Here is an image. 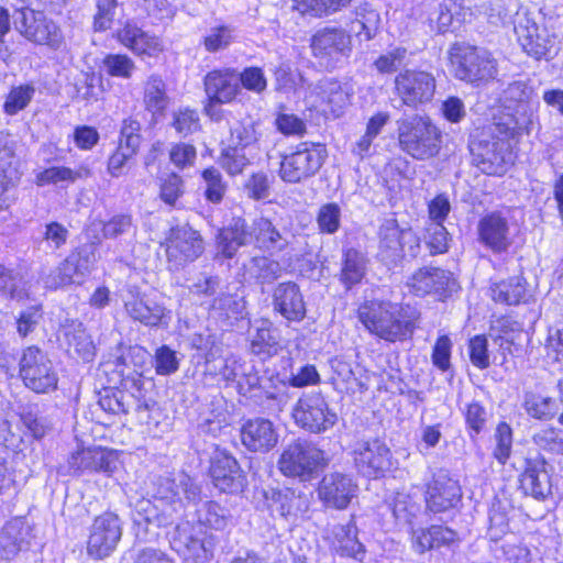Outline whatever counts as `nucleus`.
<instances>
[{
	"mask_svg": "<svg viewBox=\"0 0 563 563\" xmlns=\"http://www.w3.org/2000/svg\"><path fill=\"white\" fill-rule=\"evenodd\" d=\"M272 500L273 511L287 521L296 522L309 510L308 497L291 489L274 492Z\"/></svg>",
	"mask_w": 563,
	"mask_h": 563,
	"instance_id": "nucleus-37",
	"label": "nucleus"
},
{
	"mask_svg": "<svg viewBox=\"0 0 563 563\" xmlns=\"http://www.w3.org/2000/svg\"><path fill=\"white\" fill-rule=\"evenodd\" d=\"M514 23L517 40L528 55L536 59L551 57L554 38L545 29L539 27L527 12H518Z\"/></svg>",
	"mask_w": 563,
	"mask_h": 563,
	"instance_id": "nucleus-14",
	"label": "nucleus"
},
{
	"mask_svg": "<svg viewBox=\"0 0 563 563\" xmlns=\"http://www.w3.org/2000/svg\"><path fill=\"white\" fill-rule=\"evenodd\" d=\"M122 537V522L114 512L107 511L97 516L90 527L87 552L93 559L109 556Z\"/></svg>",
	"mask_w": 563,
	"mask_h": 563,
	"instance_id": "nucleus-12",
	"label": "nucleus"
},
{
	"mask_svg": "<svg viewBox=\"0 0 563 563\" xmlns=\"http://www.w3.org/2000/svg\"><path fill=\"white\" fill-rule=\"evenodd\" d=\"M122 300L126 314L146 327H158L168 314L163 305L141 294L136 287H129L122 295Z\"/></svg>",
	"mask_w": 563,
	"mask_h": 563,
	"instance_id": "nucleus-20",
	"label": "nucleus"
},
{
	"mask_svg": "<svg viewBox=\"0 0 563 563\" xmlns=\"http://www.w3.org/2000/svg\"><path fill=\"white\" fill-rule=\"evenodd\" d=\"M527 283L520 276H514L490 286V297L495 302L519 305L526 300Z\"/></svg>",
	"mask_w": 563,
	"mask_h": 563,
	"instance_id": "nucleus-40",
	"label": "nucleus"
},
{
	"mask_svg": "<svg viewBox=\"0 0 563 563\" xmlns=\"http://www.w3.org/2000/svg\"><path fill=\"white\" fill-rule=\"evenodd\" d=\"M492 134L495 136L486 135L482 133V136L471 141L470 151L473 157V163L479 167L486 174H494L497 167L504 162V157L500 153L501 143L500 140L505 139L498 132L495 131L494 124L489 128Z\"/></svg>",
	"mask_w": 563,
	"mask_h": 563,
	"instance_id": "nucleus-29",
	"label": "nucleus"
},
{
	"mask_svg": "<svg viewBox=\"0 0 563 563\" xmlns=\"http://www.w3.org/2000/svg\"><path fill=\"white\" fill-rule=\"evenodd\" d=\"M115 38L137 56L156 57L164 51L163 42L156 35L128 21L115 33Z\"/></svg>",
	"mask_w": 563,
	"mask_h": 563,
	"instance_id": "nucleus-25",
	"label": "nucleus"
},
{
	"mask_svg": "<svg viewBox=\"0 0 563 563\" xmlns=\"http://www.w3.org/2000/svg\"><path fill=\"white\" fill-rule=\"evenodd\" d=\"M58 340L71 357L91 362L96 356V345L82 322L77 319H66L60 324Z\"/></svg>",
	"mask_w": 563,
	"mask_h": 563,
	"instance_id": "nucleus-23",
	"label": "nucleus"
},
{
	"mask_svg": "<svg viewBox=\"0 0 563 563\" xmlns=\"http://www.w3.org/2000/svg\"><path fill=\"white\" fill-rule=\"evenodd\" d=\"M331 545L341 556L362 561L365 554V548L357 539V528L352 520L346 525L333 526Z\"/></svg>",
	"mask_w": 563,
	"mask_h": 563,
	"instance_id": "nucleus-35",
	"label": "nucleus"
},
{
	"mask_svg": "<svg viewBox=\"0 0 563 563\" xmlns=\"http://www.w3.org/2000/svg\"><path fill=\"white\" fill-rule=\"evenodd\" d=\"M20 33L36 44L47 45L58 49L64 43V36L59 26L41 11L21 10Z\"/></svg>",
	"mask_w": 563,
	"mask_h": 563,
	"instance_id": "nucleus-15",
	"label": "nucleus"
},
{
	"mask_svg": "<svg viewBox=\"0 0 563 563\" xmlns=\"http://www.w3.org/2000/svg\"><path fill=\"white\" fill-rule=\"evenodd\" d=\"M324 466V452L308 441L297 440L288 444L278 460V468L285 476L302 482L312 479Z\"/></svg>",
	"mask_w": 563,
	"mask_h": 563,
	"instance_id": "nucleus-8",
	"label": "nucleus"
},
{
	"mask_svg": "<svg viewBox=\"0 0 563 563\" xmlns=\"http://www.w3.org/2000/svg\"><path fill=\"white\" fill-rule=\"evenodd\" d=\"M144 103L153 114H162L169 103L166 85L158 75H151L144 86Z\"/></svg>",
	"mask_w": 563,
	"mask_h": 563,
	"instance_id": "nucleus-46",
	"label": "nucleus"
},
{
	"mask_svg": "<svg viewBox=\"0 0 563 563\" xmlns=\"http://www.w3.org/2000/svg\"><path fill=\"white\" fill-rule=\"evenodd\" d=\"M203 251V243L198 231L188 225L177 227L172 230L166 254L168 262L175 267L192 262Z\"/></svg>",
	"mask_w": 563,
	"mask_h": 563,
	"instance_id": "nucleus-19",
	"label": "nucleus"
},
{
	"mask_svg": "<svg viewBox=\"0 0 563 563\" xmlns=\"http://www.w3.org/2000/svg\"><path fill=\"white\" fill-rule=\"evenodd\" d=\"M253 222L249 224L243 218H233L217 235L219 253L227 258H232L239 247L253 242Z\"/></svg>",
	"mask_w": 563,
	"mask_h": 563,
	"instance_id": "nucleus-31",
	"label": "nucleus"
},
{
	"mask_svg": "<svg viewBox=\"0 0 563 563\" xmlns=\"http://www.w3.org/2000/svg\"><path fill=\"white\" fill-rule=\"evenodd\" d=\"M520 486L526 495L543 499L551 494L550 470L540 453L530 454L525 460V471L520 475Z\"/></svg>",
	"mask_w": 563,
	"mask_h": 563,
	"instance_id": "nucleus-24",
	"label": "nucleus"
},
{
	"mask_svg": "<svg viewBox=\"0 0 563 563\" xmlns=\"http://www.w3.org/2000/svg\"><path fill=\"white\" fill-rule=\"evenodd\" d=\"M523 407L527 413L536 419H550L556 413L555 401L533 393L525 395Z\"/></svg>",
	"mask_w": 563,
	"mask_h": 563,
	"instance_id": "nucleus-54",
	"label": "nucleus"
},
{
	"mask_svg": "<svg viewBox=\"0 0 563 563\" xmlns=\"http://www.w3.org/2000/svg\"><path fill=\"white\" fill-rule=\"evenodd\" d=\"M233 41V30L227 25L214 26L203 38L208 52H218L227 48Z\"/></svg>",
	"mask_w": 563,
	"mask_h": 563,
	"instance_id": "nucleus-63",
	"label": "nucleus"
},
{
	"mask_svg": "<svg viewBox=\"0 0 563 563\" xmlns=\"http://www.w3.org/2000/svg\"><path fill=\"white\" fill-rule=\"evenodd\" d=\"M442 132L428 117L412 115L398 122V142L402 152L417 161H428L442 148Z\"/></svg>",
	"mask_w": 563,
	"mask_h": 563,
	"instance_id": "nucleus-4",
	"label": "nucleus"
},
{
	"mask_svg": "<svg viewBox=\"0 0 563 563\" xmlns=\"http://www.w3.org/2000/svg\"><path fill=\"white\" fill-rule=\"evenodd\" d=\"M241 441L252 452H268L277 444L278 433L271 420L250 419L241 428Z\"/></svg>",
	"mask_w": 563,
	"mask_h": 563,
	"instance_id": "nucleus-30",
	"label": "nucleus"
},
{
	"mask_svg": "<svg viewBox=\"0 0 563 563\" xmlns=\"http://www.w3.org/2000/svg\"><path fill=\"white\" fill-rule=\"evenodd\" d=\"M323 101L334 117H340L350 104L351 93L339 81L325 80L320 86Z\"/></svg>",
	"mask_w": 563,
	"mask_h": 563,
	"instance_id": "nucleus-48",
	"label": "nucleus"
},
{
	"mask_svg": "<svg viewBox=\"0 0 563 563\" xmlns=\"http://www.w3.org/2000/svg\"><path fill=\"white\" fill-rule=\"evenodd\" d=\"M68 256L85 277L90 274L99 258L97 246L93 243L78 246Z\"/></svg>",
	"mask_w": 563,
	"mask_h": 563,
	"instance_id": "nucleus-57",
	"label": "nucleus"
},
{
	"mask_svg": "<svg viewBox=\"0 0 563 563\" xmlns=\"http://www.w3.org/2000/svg\"><path fill=\"white\" fill-rule=\"evenodd\" d=\"M408 286L417 296L433 294L444 299L456 290L457 283L450 271L421 267L409 278Z\"/></svg>",
	"mask_w": 563,
	"mask_h": 563,
	"instance_id": "nucleus-18",
	"label": "nucleus"
},
{
	"mask_svg": "<svg viewBox=\"0 0 563 563\" xmlns=\"http://www.w3.org/2000/svg\"><path fill=\"white\" fill-rule=\"evenodd\" d=\"M357 485L353 479L339 472L323 476L318 487L320 500L328 507L345 509L355 497Z\"/></svg>",
	"mask_w": 563,
	"mask_h": 563,
	"instance_id": "nucleus-21",
	"label": "nucleus"
},
{
	"mask_svg": "<svg viewBox=\"0 0 563 563\" xmlns=\"http://www.w3.org/2000/svg\"><path fill=\"white\" fill-rule=\"evenodd\" d=\"M113 452L100 446L86 448L71 454L69 465L76 471L103 472L112 474L117 468Z\"/></svg>",
	"mask_w": 563,
	"mask_h": 563,
	"instance_id": "nucleus-33",
	"label": "nucleus"
},
{
	"mask_svg": "<svg viewBox=\"0 0 563 563\" xmlns=\"http://www.w3.org/2000/svg\"><path fill=\"white\" fill-rule=\"evenodd\" d=\"M282 349L278 331L273 329L268 321H263L252 335L250 343L252 354L264 361L277 355Z\"/></svg>",
	"mask_w": 563,
	"mask_h": 563,
	"instance_id": "nucleus-38",
	"label": "nucleus"
},
{
	"mask_svg": "<svg viewBox=\"0 0 563 563\" xmlns=\"http://www.w3.org/2000/svg\"><path fill=\"white\" fill-rule=\"evenodd\" d=\"M30 284L18 271L0 264V292L12 300L23 301L29 298Z\"/></svg>",
	"mask_w": 563,
	"mask_h": 563,
	"instance_id": "nucleus-43",
	"label": "nucleus"
},
{
	"mask_svg": "<svg viewBox=\"0 0 563 563\" xmlns=\"http://www.w3.org/2000/svg\"><path fill=\"white\" fill-rule=\"evenodd\" d=\"M357 316L371 333L389 342L411 336L420 319V312L415 307L379 300L364 302Z\"/></svg>",
	"mask_w": 563,
	"mask_h": 563,
	"instance_id": "nucleus-2",
	"label": "nucleus"
},
{
	"mask_svg": "<svg viewBox=\"0 0 563 563\" xmlns=\"http://www.w3.org/2000/svg\"><path fill=\"white\" fill-rule=\"evenodd\" d=\"M245 274L257 284H272L283 274L280 263L267 256H254L244 265Z\"/></svg>",
	"mask_w": 563,
	"mask_h": 563,
	"instance_id": "nucleus-41",
	"label": "nucleus"
},
{
	"mask_svg": "<svg viewBox=\"0 0 563 563\" xmlns=\"http://www.w3.org/2000/svg\"><path fill=\"white\" fill-rule=\"evenodd\" d=\"M272 307L274 312L289 322H299L306 317L303 295L295 282H283L274 287Z\"/></svg>",
	"mask_w": 563,
	"mask_h": 563,
	"instance_id": "nucleus-22",
	"label": "nucleus"
},
{
	"mask_svg": "<svg viewBox=\"0 0 563 563\" xmlns=\"http://www.w3.org/2000/svg\"><path fill=\"white\" fill-rule=\"evenodd\" d=\"M318 228L322 233H335L341 223V208L334 202L320 207L317 216Z\"/></svg>",
	"mask_w": 563,
	"mask_h": 563,
	"instance_id": "nucleus-58",
	"label": "nucleus"
},
{
	"mask_svg": "<svg viewBox=\"0 0 563 563\" xmlns=\"http://www.w3.org/2000/svg\"><path fill=\"white\" fill-rule=\"evenodd\" d=\"M205 90L212 101L219 103L232 101L240 91L239 73L229 68L208 73L205 77Z\"/></svg>",
	"mask_w": 563,
	"mask_h": 563,
	"instance_id": "nucleus-32",
	"label": "nucleus"
},
{
	"mask_svg": "<svg viewBox=\"0 0 563 563\" xmlns=\"http://www.w3.org/2000/svg\"><path fill=\"white\" fill-rule=\"evenodd\" d=\"M21 420L36 439L44 437L49 429V423L45 417L40 415L36 406L24 407L21 412Z\"/></svg>",
	"mask_w": 563,
	"mask_h": 563,
	"instance_id": "nucleus-62",
	"label": "nucleus"
},
{
	"mask_svg": "<svg viewBox=\"0 0 563 563\" xmlns=\"http://www.w3.org/2000/svg\"><path fill=\"white\" fill-rule=\"evenodd\" d=\"M449 233L441 222H431L427 228L426 244L430 255L442 254L448 251Z\"/></svg>",
	"mask_w": 563,
	"mask_h": 563,
	"instance_id": "nucleus-60",
	"label": "nucleus"
},
{
	"mask_svg": "<svg viewBox=\"0 0 563 563\" xmlns=\"http://www.w3.org/2000/svg\"><path fill=\"white\" fill-rule=\"evenodd\" d=\"M533 89L523 81L510 84L504 92V111L494 118L495 131L504 137L529 133L533 124Z\"/></svg>",
	"mask_w": 563,
	"mask_h": 563,
	"instance_id": "nucleus-3",
	"label": "nucleus"
},
{
	"mask_svg": "<svg viewBox=\"0 0 563 563\" xmlns=\"http://www.w3.org/2000/svg\"><path fill=\"white\" fill-rule=\"evenodd\" d=\"M461 497V489L456 481L445 474H438L428 484L426 492V509L439 514L452 508Z\"/></svg>",
	"mask_w": 563,
	"mask_h": 563,
	"instance_id": "nucleus-28",
	"label": "nucleus"
},
{
	"mask_svg": "<svg viewBox=\"0 0 563 563\" xmlns=\"http://www.w3.org/2000/svg\"><path fill=\"white\" fill-rule=\"evenodd\" d=\"M390 508L398 523L410 527L421 511L419 497L407 492H397L393 497Z\"/></svg>",
	"mask_w": 563,
	"mask_h": 563,
	"instance_id": "nucleus-42",
	"label": "nucleus"
},
{
	"mask_svg": "<svg viewBox=\"0 0 563 563\" xmlns=\"http://www.w3.org/2000/svg\"><path fill=\"white\" fill-rule=\"evenodd\" d=\"M31 528L21 520L8 522L0 536L2 556L10 560L31 544Z\"/></svg>",
	"mask_w": 563,
	"mask_h": 563,
	"instance_id": "nucleus-36",
	"label": "nucleus"
},
{
	"mask_svg": "<svg viewBox=\"0 0 563 563\" xmlns=\"http://www.w3.org/2000/svg\"><path fill=\"white\" fill-rule=\"evenodd\" d=\"M481 241L496 253L506 251L510 245L509 225L498 212L485 216L478 223Z\"/></svg>",
	"mask_w": 563,
	"mask_h": 563,
	"instance_id": "nucleus-34",
	"label": "nucleus"
},
{
	"mask_svg": "<svg viewBox=\"0 0 563 563\" xmlns=\"http://www.w3.org/2000/svg\"><path fill=\"white\" fill-rule=\"evenodd\" d=\"M202 499L200 484L186 473L157 481L153 499L141 498L134 504L132 519L136 526L166 527L174 522L175 516L188 504H198Z\"/></svg>",
	"mask_w": 563,
	"mask_h": 563,
	"instance_id": "nucleus-1",
	"label": "nucleus"
},
{
	"mask_svg": "<svg viewBox=\"0 0 563 563\" xmlns=\"http://www.w3.org/2000/svg\"><path fill=\"white\" fill-rule=\"evenodd\" d=\"M435 78L424 70L407 69L395 77V92L401 103L417 109L432 100L435 92Z\"/></svg>",
	"mask_w": 563,
	"mask_h": 563,
	"instance_id": "nucleus-11",
	"label": "nucleus"
},
{
	"mask_svg": "<svg viewBox=\"0 0 563 563\" xmlns=\"http://www.w3.org/2000/svg\"><path fill=\"white\" fill-rule=\"evenodd\" d=\"M34 92L35 89L31 85L12 88L4 102V111L12 115L23 110L32 100Z\"/></svg>",
	"mask_w": 563,
	"mask_h": 563,
	"instance_id": "nucleus-59",
	"label": "nucleus"
},
{
	"mask_svg": "<svg viewBox=\"0 0 563 563\" xmlns=\"http://www.w3.org/2000/svg\"><path fill=\"white\" fill-rule=\"evenodd\" d=\"M312 55L325 66H334L352 52L351 35L341 27L325 26L318 30L310 40Z\"/></svg>",
	"mask_w": 563,
	"mask_h": 563,
	"instance_id": "nucleus-13",
	"label": "nucleus"
},
{
	"mask_svg": "<svg viewBox=\"0 0 563 563\" xmlns=\"http://www.w3.org/2000/svg\"><path fill=\"white\" fill-rule=\"evenodd\" d=\"M103 68L109 76L130 79L136 69L134 60L125 54H108Z\"/></svg>",
	"mask_w": 563,
	"mask_h": 563,
	"instance_id": "nucleus-55",
	"label": "nucleus"
},
{
	"mask_svg": "<svg viewBox=\"0 0 563 563\" xmlns=\"http://www.w3.org/2000/svg\"><path fill=\"white\" fill-rule=\"evenodd\" d=\"M85 276L67 256L59 265L52 271L45 278V286L49 289H58L73 284H80Z\"/></svg>",
	"mask_w": 563,
	"mask_h": 563,
	"instance_id": "nucleus-50",
	"label": "nucleus"
},
{
	"mask_svg": "<svg viewBox=\"0 0 563 563\" xmlns=\"http://www.w3.org/2000/svg\"><path fill=\"white\" fill-rule=\"evenodd\" d=\"M202 179L206 184V199L212 203L221 202L227 191V185L220 170L214 167L207 168L202 172Z\"/></svg>",
	"mask_w": 563,
	"mask_h": 563,
	"instance_id": "nucleus-56",
	"label": "nucleus"
},
{
	"mask_svg": "<svg viewBox=\"0 0 563 563\" xmlns=\"http://www.w3.org/2000/svg\"><path fill=\"white\" fill-rule=\"evenodd\" d=\"M184 192L185 185L178 175L170 174L162 180L159 197L166 205L176 206Z\"/></svg>",
	"mask_w": 563,
	"mask_h": 563,
	"instance_id": "nucleus-64",
	"label": "nucleus"
},
{
	"mask_svg": "<svg viewBox=\"0 0 563 563\" xmlns=\"http://www.w3.org/2000/svg\"><path fill=\"white\" fill-rule=\"evenodd\" d=\"M330 363L333 371L332 380L336 389L354 394L356 390L364 388V385L356 377L350 362L341 357H334Z\"/></svg>",
	"mask_w": 563,
	"mask_h": 563,
	"instance_id": "nucleus-49",
	"label": "nucleus"
},
{
	"mask_svg": "<svg viewBox=\"0 0 563 563\" xmlns=\"http://www.w3.org/2000/svg\"><path fill=\"white\" fill-rule=\"evenodd\" d=\"M407 48L405 47H395L385 54H382L375 62L374 67L380 74H390L395 73L398 68H400L406 60L407 57Z\"/></svg>",
	"mask_w": 563,
	"mask_h": 563,
	"instance_id": "nucleus-61",
	"label": "nucleus"
},
{
	"mask_svg": "<svg viewBox=\"0 0 563 563\" xmlns=\"http://www.w3.org/2000/svg\"><path fill=\"white\" fill-rule=\"evenodd\" d=\"M450 58L454 76L470 84L487 82L498 71L496 59L484 48L454 45Z\"/></svg>",
	"mask_w": 563,
	"mask_h": 563,
	"instance_id": "nucleus-7",
	"label": "nucleus"
},
{
	"mask_svg": "<svg viewBox=\"0 0 563 563\" xmlns=\"http://www.w3.org/2000/svg\"><path fill=\"white\" fill-rule=\"evenodd\" d=\"M172 548L186 562L208 563L213 556L212 537H198L189 522L178 525L170 537Z\"/></svg>",
	"mask_w": 563,
	"mask_h": 563,
	"instance_id": "nucleus-16",
	"label": "nucleus"
},
{
	"mask_svg": "<svg viewBox=\"0 0 563 563\" xmlns=\"http://www.w3.org/2000/svg\"><path fill=\"white\" fill-rule=\"evenodd\" d=\"M210 475L213 485L223 493H236L243 487L244 476L238 461L227 452H217Z\"/></svg>",
	"mask_w": 563,
	"mask_h": 563,
	"instance_id": "nucleus-27",
	"label": "nucleus"
},
{
	"mask_svg": "<svg viewBox=\"0 0 563 563\" xmlns=\"http://www.w3.org/2000/svg\"><path fill=\"white\" fill-rule=\"evenodd\" d=\"M227 142L230 146L258 150V132L255 122L251 119L232 122Z\"/></svg>",
	"mask_w": 563,
	"mask_h": 563,
	"instance_id": "nucleus-45",
	"label": "nucleus"
},
{
	"mask_svg": "<svg viewBox=\"0 0 563 563\" xmlns=\"http://www.w3.org/2000/svg\"><path fill=\"white\" fill-rule=\"evenodd\" d=\"M327 155L323 144L301 143L295 152L283 156L279 176L286 183H301L319 172Z\"/></svg>",
	"mask_w": 563,
	"mask_h": 563,
	"instance_id": "nucleus-9",
	"label": "nucleus"
},
{
	"mask_svg": "<svg viewBox=\"0 0 563 563\" xmlns=\"http://www.w3.org/2000/svg\"><path fill=\"white\" fill-rule=\"evenodd\" d=\"M352 0H294V7L303 15L325 18L347 8Z\"/></svg>",
	"mask_w": 563,
	"mask_h": 563,
	"instance_id": "nucleus-47",
	"label": "nucleus"
},
{
	"mask_svg": "<svg viewBox=\"0 0 563 563\" xmlns=\"http://www.w3.org/2000/svg\"><path fill=\"white\" fill-rule=\"evenodd\" d=\"M421 251L420 238L410 228H400L396 219H386L378 230L377 257L386 265L402 257L416 258Z\"/></svg>",
	"mask_w": 563,
	"mask_h": 563,
	"instance_id": "nucleus-6",
	"label": "nucleus"
},
{
	"mask_svg": "<svg viewBox=\"0 0 563 563\" xmlns=\"http://www.w3.org/2000/svg\"><path fill=\"white\" fill-rule=\"evenodd\" d=\"M365 269V256L357 250L349 249L343 254L340 280L346 289H350L362 280Z\"/></svg>",
	"mask_w": 563,
	"mask_h": 563,
	"instance_id": "nucleus-44",
	"label": "nucleus"
},
{
	"mask_svg": "<svg viewBox=\"0 0 563 563\" xmlns=\"http://www.w3.org/2000/svg\"><path fill=\"white\" fill-rule=\"evenodd\" d=\"M253 242L261 250L267 252H280L288 245V239L280 233L271 220L258 218L253 221Z\"/></svg>",
	"mask_w": 563,
	"mask_h": 563,
	"instance_id": "nucleus-39",
	"label": "nucleus"
},
{
	"mask_svg": "<svg viewBox=\"0 0 563 563\" xmlns=\"http://www.w3.org/2000/svg\"><path fill=\"white\" fill-rule=\"evenodd\" d=\"M89 175L90 170L86 167L73 170L65 166H53L44 169L37 175V184L43 186L46 184H58L62 181L74 183L79 178H87Z\"/></svg>",
	"mask_w": 563,
	"mask_h": 563,
	"instance_id": "nucleus-52",
	"label": "nucleus"
},
{
	"mask_svg": "<svg viewBox=\"0 0 563 563\" xmlns=\"http://www.w3.org/2000/svg\"><path fill=\"white\" fill-rule=\"evenodd\" d=\"M258 150L227 145L221 154V165L230 175L241 174L255 158Z\"/></svg>",
	"mask_w": 563,
	"mask_h": 563,
	"instance_id": "nucleus-51",
	"label": "nucleus"
},
{
	"mask_svg": "<svg viewBox=\"0 0 563 563\" xmlns=\"http://www.w3.org/2000/svg\"><path fill=\"white\" fill-rule=\"evenodd\" d=\"M294 422L300 429L322 434L338 423L339 416L320 391L303 393L291 409Z\"/></svg>",
	"mask_w": 563,
	"mask_h": 563,
	"instance_id": "nucleus-5",
	"label": "nucleus"
},
{
	"mask_svg": "<svg viewBox=\"0 0 563 563\" xmlns=\"http://www.w3.org/2000/svg\"><path fill=\"white\" fill-rule=\"evenodd\" d=\"M460 541L459 533L443 525L411 529V548L418 554L441 548H451L459 544Z\"/></svg>",
	"mask_w": 563,
	"mask_h": 563,
	"instance_id": "nucleus-26",
	"label": "nucleus"
},
{
	"mask_svg": "<svg viewBox=\"0 0 563 563\" xmlns=\"http://www.w3.org/2000/svg\"><path fill=\"white\" fill-rule=\"evenodd\" d=\"M393 455L379 439L362 440L355 444L354 462L357 470L368 477H378L393 466Z\"/></svg>",
	"mask_w": 563,
	"mask_h": 563,
	"instance_id": "nucleus-17",
	"label": "nucleus"
},
{
	"mask_svg": "<svg viewBox=\"0 0 563 563\" xmlns=\"http://www.w3.org/2000/svg\"><path fill=\"white\" fill-rule=\"evenodd\" d=\"M230 519V511L216 501H208L198 510L199 523L216 530L224 529Z\"/></svg>",
	"mask_w": 563,
	"mask_h": 563,
	"instance_id": "nucleus-53",
	"label": "nucleus"
},
{
	"mask_svg": "<svg viewBox=\"0 0 563 563\" xmlns=\"http://www.w3.org/2000/svg\"><path fill=\"white\" fill-rule=\"evenodd\" d=\"M20 376L24 385L37 394H45L57 387L58 378L52 361L36 346H29L23 351Z\"/></svg>",
	"mask_w": 563,
	"mask_h": 563,
	"instance_id": "nucleus-10",
	"label": "nucleus"
}]
</instances>
